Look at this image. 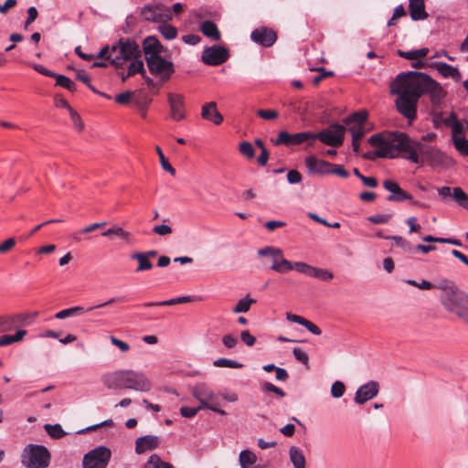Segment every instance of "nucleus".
<instances>
[{
  "mask_svg": "<svg viewBox=\"0 0 468 468\" xmlns=\"http://www.w3.org/2000/svg\"><path fill=\"white\" fill-rule=\"evenodd\" d=\"M192 396L200 403L201 409H207L220 415H226V411L218 407V396L206 383H197L191 388Z\"/></svg>",
  "mask_w": 468,
  "mask_h": 468,
  "instance_id": "0eeeda50",
  "label": "nucleus"
},
{
  "mask_svg": "<svg viewBox=\"0 0 468 468\" xmlns=\"http://www.w3.org/2000/svg\"><path fill=\"white\" fill-rule=\"evenodd\" d=\"M101 382L108 389H133L147 392L152 384L147 377L140 371L131 369L115 370L101 376Z\"/></svg>",
  "mask_w": 468,
  "mask_h": 468,
  "instance_id": "f03ea898",
  "label": "nucleus"
},
{
  "mask_svg": "<svg viewBox=\"0 0 468 468\" xmlns=\"http://www.w3.org/2000/svg\"><path fill=\"white\" fill-rule=\"evenodd\" d=\"M111 458V451L99 446L84 455L83 468H106Z\"/></svg>",
  "mask_w": 468,
  "mask_h": 468,
  "instance_id": "f8f14e48",
  "label": "nucleus"
},
{
  "mask_svg": "<svg viewBox=\"0 0 468 468\" xmlns=\"http://www.w3.org/2000/svg\"><path fill=\"white\" fill-rule=\"evenodd\" d=\"M452 199L463 208L468 210V195L461 188H452Z\"/></svg>",
  "mask_w": 468,
  "mask_h": 468,
  "instance_id": "72a5a7b5",
  "label": "nucleus"
},
{
  "mask_svg": "<svg viewBox=\"0 0 468 468\" xmlns=\"http://www.w3.org/2000/svg\"><path fill=\"white\" fill-rule=\"evenodd\" d=\"M305 165L311 174H316V175H329L330 174V168L332 166V164L318 159L314 155L307 156L304 160Z\"/></svg>",
  "mask_w": 468,
  "mask_h": 468,
  "instance_id": "6ab92c4d",
  "label": "nucleus"
},
{
  "mask_svg": "<svg viewBox=\"0 0 468 468\" xmlns=\"http://www.w3.org/2000/svg\"><path fill=\"white\" fill-rule=\"evenodd\" d=\"M44 429L52 439H61L66 435L60 424H45Z\"/></svg>",
  "mask_w": 468,
  "mask_h": 468,
  "instance_id": "58836bf2",
  "label": "nucleus"
},
{
  "mask_svg": "<svg viewBox=\"0 0 468 468\" xmlns=\"http://www.w3.org/2000/svg\"><path fill=\"white\" fill-rule=\"evenodd\" d=\"M258 255L262 257H270L271 260V266L270 268L273 270V267L279 264V260L283 257V252L279 248L267 246L258 250Z\"/></svg>",
  "mask_w": 468,
  "mask_h": 468,
  "instance_id": "a878e982",
  "label": "nucleus"
},
{
  "mask_svg": "<svg viewBox=\"0 0 468 468\" xmlns=\"http://www.w3.org/2000/svg\"><path fill=\"white\" fill-rule=\"evenodd\" d=\"M379 385L377 381L371 380L360 386L355 395V402L364 404L378 395Z\"/></svg>",
  "mask_w": 468,
  "mask_h": 468,
  "instance_id": "dca6fc26",
  "label": "nucleus"
},
{
  "mask_svg": "<svg viewBox=\"0 0 468 468\" xmlns=\"http://www.w3.org/2000/svg\"><path fill=\"white\" fill-rule=\"evenodd\" d=\"M434 66L439 73L443 77L452 78L457 82L461 80L462 75L457 68H454L444 62H435Z\"/></svg>",
  "mask_w": 468,
  "mask_h": 468,
  "instance_id": "393cba45",
  "label": "nucleus"
},
{
  "mask_svg": "<svg viewBox=\"0 0 468 468\" xmlns=\"http://www.w3.org/2000/svg\"><path fill=\"white\" fill-rule=\"evenodd\" d=\"M255 303V299L250 298V296L247 295L246 297L239 300L232 311L235 314L247 313L250 309L251 304Z\"/></svg>",
  "mask_w": 468,
  "mask_h": 468,
  "instance_id": "c9c22d12",
  "label": "nucleus"
},
{
  "mask_svg": "<svg viewBox=\"0 0 468 468\" xmlns=\"http://www.w3.org/2000/svg\"><path fill=\"white\" fill-rule=\"evenodd\" d=\"M153 232L159 236L170 235L173 230L172 228L166 224L156 225L153 228Z\"/></svg>",
  "mask_w": 468,
  "mask_h": 468,
  "instance_id": "680f3d73",
  "label": "nucleus"
},
{
  "mask_svg": "<svg viewBox=\"0 0 468 468\" xmlns=\"http://www.w3.org/2000/svg\"><path fill=\"white\" fill-rule=\"evenodd\" d=\"M117 301H122V298H118V299L117 298H111L107 302L100 303V304L95 305V306H91V307L88 308L87 310L84 309L81 306H73V307L63 309V310L58 312L55 314V317L57 319H65V318L69 317V316L80 315V314H85L86 312L94 310L96 308H101V307H103V306L110 305V304H112V303H115Z\"/></svg>",
  "mask_w": 468,
  "mask_h": 468,
  "instance_id": "a211bd4d",
  "label": "nucleus"
},
{
  "mask_svg": "<svg viewBox=\"0 0 468 468\" xmlns=\"http://www.w3.org/2000/svg\"><path fill=\"white\" fill-rule=\"evenodd\" d=\"M290 461L294 468H305V457L302 450L296 446H291L289 449Z\"/></svg>",
  "mask_w": 468,
  "mask_h": 468,
  "instance_id": "cd10ccee",
  "label": "nucleus"
},
{
  "mask_svg": "<svg viewBox=\"0 0 468 468\" xmlns=\"http://www.w3.org/2000/svg\"><path fill=\"white\" fill-rule=\"evenodd\" d=\"M348 131L352 135L353 141H359L363 138L366 133L365 127L363 125H351L348 128Z\"/></svg>",
  "mask_w": 468,
  "mask_h": 468,
  "instance_id": "864d4df0",
  "label": "nucleus"
},
{
  "mask_svg": "<svg viewBox=\"0 0 468 468\" xmlns=\"http://www.w3.org/2000/svg\"><path fill=\"white\" fill-rule=\"evenodd\" d=\"M200 410H202L200 408V406H198L197 408L184 406L180 409V413L185 418H193L194 416H196L197 414V412Z\"/></svg>",
  "mask_w": 468,
  "mask_h": 468,
  "instance_id": "69168bd1",
  "label": "nucleus"
},
{
  "mask_svg": "<svg viewBox=\"0 0 468 468\" xmlns=\"http://www.w3.org/2000/svg\"><path fill=\"white\" fill-rule=\"evenodd\" d=\"M135 73H141L143 76L145 74L144 62L141 59L134 58L131 61L128 68L127 77H131Z\"/></svg>",
  "mask_w": 468,
  "mask_h": 468,
  "instance_id": "79ce46f5",
  "label": "nucleus"
},
{
  "mask_svg": "<svg viewBox=\"0 0 468 468\" xmlns=\"http://www.w3.org/2000/svg\"><path fill=\"white\" fill-rule=\"evenodd\" d=\"M159 31L168 40H172L177 36V29L165 22L159 27Z\"/></svg>",
  "mask_w": 468,
  "mask_h": 468,
  "instance_id": "c03bdc74",
  "label": "nucleus"
},
{
  "mask_svg": "<svg viewBox=\"0 0 468 468\" xmlns=\"http://www.w3.org/2000/svg\"><path fill=\"white\" fill-rule=\"evenodd\" d=\"M213 365L217 367H230V368H240L243 365L236 360L228 358H218L213 362Z\"/></svg>",
  "mask_w": 468,
  "mask_h": 468,
  "instance_id": "de8ad7c7",
  "label": "nucleus"
},
{
  "mask_svg": "<svg viewBox=\"0 0 468 468\" xmlns=\"http://www.w3.org/2000/svg\"><path fill=\"white\" fill-rule=\"evenodd\" d=\"M143 48L146 60L150 56H160L162 45L155 37H147L143 43Z\"/></svg>",
  "mask_w": 468,
  "mask_h": 468,
  "instance_id": "4be33fe9",
  "label": "nucleus"
},
{
  "mask_svg": "<svg viewBox=\"0 0 468 468\" xmlns=\"http://www.w3.org/2000/svg\"><path fill=\"white\" fill-rule=\"evenodd\" d=\"M413 151L419 162L420 161V155H422L432 168L446 169L455 165L452 157L435 147L425 144L421 141H415Z\"/></svg>",
  "mask_w": 468,
  "mask_h": 468,
  "instance_id": "39448f33",
  "label": "nucleus"
},
{
  "mask_svg": "<svg viewBox=\"0 0 468 468\" xmlns=\"http://www.w3.org/2000/svg\"><path fill=\"white\" fill-rule=\"evenodd\" d=\"M448 128H451L452 140L463 136L465 126L462 122L458 120V117L455 112H452V120L449 123Z\"/></svg>",
  "mask_w": 468,
  "mask_h": 468,
  "instance_id": "c85d7f7f",
  "label": "nucleus"
},
{
  "mask_svg": "<svg viewBox=\"0 0 468 468\" xmlns=\"http://www.w3.org/2000/svg\"><path fill=\"white\" fill-rule=\"evenodd\" d=\"M200 31L210 39L214 41H218L221 37V34L217 27V25L210 21L206 20L200 24Z\"/></svg>",
  "mask_w": 468,
  "mask_h": 468,
  "instance_id": "bb28decb",
  "label": "nucleus"
},
{
  "mask_svg": "<svg viewBox=\"0 0 468 468\" xmlns=\"http://www.w3.org/2000/svg\"><path fill=\"white\" fill-rule=\"evenodd\" d=\"M390 91L397 95L398 112L412 122L417 116V104L423 94H428L433 105L440 104L446 91L430 75L420 71L401 72L390 84Z\"/></svg>",
  "mask_w": 468,
  "mask_h": 468,
  "instance_id": "f257e3e1",
  "label": "nucleus"
},
{
  "mask_svg": "<svg viewBox=\"0 0 468 468\" xmlns=\"http://www.w3.org/2000/svg\"><path fill=\"white\" fill-rule=\"evenodd\" d=\"M330 174L336 175L343 178H346L349 176V173L341 165L332 164V166L330 168Z\"/></svg>",
  "mask_w": 468,
  "mask_h": 468,
  "instance_id": "0e129e2a",
  "label": "nucleus"
},
{
  "mask_svg": "<svg viewBox=\"0 0 468 468\" xmlns=\"http://www.w3.org/2000/svg\"><path fill=\"white\" fill-rule=\"evenodd\" d=\"M160 445V439L155 435H145L136 439L134 451L142 454L147 451H153Z\"/></svg>",
  "mask_w": 468,
  "mask_h": 468,
  "instance_id": "aec40b11",
  "label": "nucleus"
},
{
  "mask_svg": "<svg viewBox=\"0 0 468 468\" xmlns=\"http://www.w3.org/2000/svg\"><path fill=\"white\" fill-rule=\"evenodd\" d=\"M140 15L144 20L155 23L167 22L173 18L171 9L163 4L145 5Z\"/></svg>",
  "mask_w": 468,
  "mask_h": 468,
  "instance_id": "9b49d317",
  "label": "nucleus"
},
{
  "mask_svg": "<svg viewBox=\"0 0 468 468\" xmlns=\"http://www.w3.org/2000/svg\"><path fill=\"white\" fill-rule=\"evenodd\" d=\"M192 301L191 296H181L173 298L170 300H165L162 302H149L144 303V307H152V306H168V305H174V304H179V303H186Z\"/></svg>",
  "mask_w": 468,
  "mask_h": 468,
  "instance_id": "7c9ffc66",
  "label": "nucleus"
},
{
  "mask_svg": "<svg viewBox=\"0 0 468 468\" xmlns=\"http://www.w3.org/2000/svg\"><path fill=\"white\" fill-rule=\"evenodd\" d=\"M293 270V263L286 260L284 257L279 260V264L273 267V271L279 273H285Z\"/></svg>",
  "mask_w": 468,
  "mask_h": 468,
  "instance_id": "603ef678",
  "label": "nucleus"
},
{
  "mask_svg": "<svg viewBox=\"0 0 468 468\" xmlns=\"http://www.w3.org/2000/svg\"><path fill=\"white\" fill-rule=\"evenodd\" d=\"M286 319L290 322L296 323L304 326L310 333L314 335H320L322 334L321 329L316 324L298 314L287 313Z\"/></svg>",
  "mask_w": 468,
  "mask_h": 468,
  "instance_id": "b1692460",
  "label": "nucleus"
},
{
  "mask_svg": "<svg viewBox=\"0 0 468 468\" xmlns=\"http://www.w3.org/2000/svg\"><path fill=\"white\" fill-rule=\"evenodd\" d=\"M250 38L256 44L269 48L276 42L277 35L272 29L262 27L254 29L250 34Z\"/></svg>",
  "mask_w": 468,
  "mask_h": 468,
  "instance_id": "2eb2a0df",
  "label": "nucleus"
},
{
  "mask_svg": "<svg viewBox=\"0 0 468 468\" xmlns=\"http://www.w3.org/2000/svg\"><path fill=\"white\" fill-rule=\"evenodd\" d=\"M131 259L138 261V266L135 269V272H142L149 271L153 268V263L146 258L143 252H134L131 255Z\"/></svg>",
  "mask_w": 468,
  "mask_h": 468,
  "instance_id": "2f4dec72",
  "label": "nucleus"
},
{
  "mask_svg": "<svg viewBox=\"0 0 468 468\" xmlns=\"http://www.w3.org/2000/svg\"><path fill=\"white\" fill-rule=\"evenodd\" d=\"M345 133L346 127L344 125L333 123L319 133H314V141L318 139L326 145L338 147L343 144Z\"/></svg>",
  "mask_w": 468,
  "mask_h": 468,
  "instance_id": "6e6552de",
  "label": "nucleus"
},
{
  "mask_svg": "<svg viewBox=\"0 0 468 468\" xmlns=\"http://www.w3.org/2000/svg\"><path fill=\"white\" fill-rule=\"evenodd\" d=\"M386 239H390L394 240L395 244L398 247L401 248L403 250V251H405V252L411 253L413 250V248H412L410 242L400 236H390V237H386Z\"/></svg>",
  "mask_w": 468,
  "mask_h": 468,
  "instance_id": "8fccbe9b",
  "label": "nucleus"
},
{
  "mask_svg": "<svg viewBox=\"0 0 468 468\" xmlns=\"http://www.w3.org/2000/svg\"><path fill=\"white\" fill-rule=\"evenodd\" d=\"M312 268H313V266H311L307 263H304V262L297 261V262L293 263L294 270H296L298 272L303 273L309 277H310V273L312 271Z\"/></svg>",
  "mask_w": 468,
  "mask_h": 468,
  "instance_id": "e2e57ef3",
  "label": "nucleus"
},
{
  "mask_svg": "<svg viewBox=\"0 0 468 468\" xmlns=\"http://www.w3.org/2000/svg\"><path fill=\"white\" fill-rule=\"evenodd\" d=\"M21 462L27 468H47L50 453L43 445L28 444L23 451Z\"/></svg>",
  "mask_w": 468,
  "mask_h": 468,
  "instance_id": "423d86ee",
  "label": "nucleus"
},
{
  "mask_svg": "<svg viewBox=\"0 0 468 468\" xmlns=\"http://www.w3.org/2000/svg\"><path fill=\"white\" fill-rule=\"evenodd\" d=\"M385 139H386V135H384L382 133H376V134H373L371 137H369L367 141L372 146H376L378 149H381Z\"/></svg>",
  "mask_w": 468,
  "mask_h": 468,
  "instance_id": "bf43d9fd",
  "label": "nucleus"
},
{
  "mask_svg": "<svg viewBox=\"0 0 468 468\" xmlns=\"http://www.w3.org/2000/svg\"><path fill=\"white\" fill-rule=\"evenodd\" d=\"M274 145H286V146H292V133H289L288 132L282 131L279 133L278 137L272 141Z\"/></svg>",
  "mask_w": 468,
  "mask_h": 468,
  "instance_id": "3c124183",
  "label": "nucleus"
},
{
  "mask_svg": "<svg viewBox=\"0 0 468 468\" xmlns=\"http://www.w3.org/2000/svg\"><path fill=\"white\" fill-rule=\"evenodd\" d=\"M155 151L159 156L160 164L162 168L168 172L170 175L175 176L176 175V169L170 165L166 157L165 156L162 149L160 146H155Z\"/></svg>",
  "mask_w": 468,
  "mask_h": 468,
  "instance_id": "a18cd8bd",
  "label": "nucleus"
},
{
  "mask_svg": "<svg viewBox=\"0 0 468 468\" xmlns=\"http://www.w3.org/2000/svg\"><path fill=\"white\" fill-rule=\"evenodd\" d=\"M261 389L266 392L275 393L280 398H283L285 396V392L282 391L280 388L276 387L272 383L265 382L261 386Z\"/></svg>",
  "mask_w": 468,
  "mask_h": 468,
  "instance_id": "4d7b16f0",
  "label": "nucleus"
},
{
  "mask_svg": "<svg viewBox=\"0 0 468 468\" xmlns=\"http://www.w3.org/2000/svg\"><path fill=\"white\" fill-rule=\"evenodd\" d=\"M391 215L390 214H377L368 217V221L374 223V224H384L388 222L390 219Z\"/></svg>",
  "mask_w": 468,
  "mask_h": 468,
  "instance_id": "052dcab7",
  "label": "nucleus"
},
{
  "mask_svg": "<svg viewBox=\"0 0 468 468\" xmlns=\"http://www.w3.org/2000/svg\"><path fill=\"white\" fill-rule=\"evenodd\" d=\"M16 239L9 238L0 244V253H6L16 246Z\"/></svg>",
  "mask_w": 468,
  "mask_h": 468,
  "instance_id": "774afa93",
  "label": "nucleus"
},
{
  "mask_svg": "<svg viewBox=\"0 0 468 468\" xmlns=\"http://www.w3.org/2000/svg\"><path fill=\"white\" fill-rule=\"evenodd\" d=\"M295 359L308 367L309 356L306 352L303 351L298 347L292 349Z\"/></svg>",
  "mask_w": 468,
  "mask_h": 468,
  "instance_id": "6e6d98bb",
  "label": "nucleus"
},
{
  "mask_svg": "<svg viewBox=\"0 0 468 468\" xmlns=\"http://www.w3.org/2000/svg\"><path fill=\"white\" fill-rule=\"evenodd\" d=\"M452 120V112L449 116L445 117L443 112H436L432 116V123L435 128H440L441 125H444L446 127L449 126V123Z\"/></svg>",
  "mask_w": 468,
  "mask_h": 468,
  "instance_id": "37998d69",
  "label": "nucleus"
},
{
  "mask_svg": "<svg viewBox=\"0 0 468 468\" xmlns=\"http://www.w3.org/2000/svg\"><path fill=\"white\" fill-rule=\"evenodd\" d=\"M310 277L317 278L324 282H329L334 278V274L326 269H321L313 266Z\"/></svg>",
  "mask_w": 468,
  "mask_h": 468,
  "instance_id": "ea45409f",
  "label": "nucleus"
},
{
  "mask_svg": "<svg viewBox=\"0 0 468 468\" xmlns=\"http://www.w3.org/2000/svg\"><path fill=\"white\" fill-rule=\"evenodd\" d=\"M27 335L26 330H18L14 335H5L0 337V346L11 345L13 343L21 341Z\"/></svg>",
  "mask_w": 468,
  "mask_h": 468,
  "instance_id": "e433bc0d",
  "label": "nucleus"
},
{
  "mask_svg": "<svg viewBox=\"0 0 468 468\" xmlns=\"http://www.w3.org/2000/svg\"><path fill=\"white\" fill-rule=\"evenodd\" d=\"M229 57V50L226 48L214 45L204 48L201 60L208 66H218L226 62Z\"/></svg>",
  "mask_w": 468,
  "mask_h": 468,
  "instance_id": "ddd939ff",
  "label": "nucleus"
},
{
  "mask_svg": "<svg viewBox=\"0 0 468 468\" xmlns=\"http://www.w3.org/2000/svg\"><path fill=\"white\" fill-rule=\"evenodd\" d=\"M113 52H119L122 54V58H119L117 56H113V65L116 68H122L123 65L132 61L134 58L140 57L139 46L135 42L120 40L117 44L112 45Z\"/></svg>",
  "mask_w": 468,
  "mask_h": 468,
  "instance_id": "1a4fd4ad",
  "label": "nucleus"
},
{
  "mask_svg": "<svg viewBox=\"0 0 468 468\" xmlns=\"http://www.w3.org/2000/svg\"><path fill=\"white\" fill-rule=\"evenodd\" d=\"M415 140L410 138L406 133L393 132L386 135L383 146L377 150L379 158H395L400 151L407 154L406 158L414 164H419V160L413 151Z\"/></svg>",
  "mask_w": 468,
  "mask_h": 468,
  "instance_id": "7ed1b4c3",
  "label": "nucleus"
},
{
  "mask_svg": "<svg viewBox=\"0 0 468 468\" xmlns=\"http://www.w3.org/2000/svg\"><path fill=\"white\" fill-rule=\"evenodd\" d=\"M383 187L390 192V195L387 197V200L390 202H402L404 200H411L412 195L404 191L399 185L393 181L387 179L383 182Z\"/></svg>",
  "mask_w": 468,
  "mask_h": 468,
  "instance_id": "f3484780",
  "label": "nucleus"
},
{
  "mask_svg": "<svg viewBox=\"0 0 468 468\" xmlns=\"http://www.w3.org/2000/svg\"><path fill=\"white\" fill-rule=\"evenodd\" d=\"M239 152L248 158H252L255 154L253 146L249 142H242L239 144Z\"/></svg>",
  "mask_w": 468,
  "mask_h": 468,
  "instance_id": "13d9d810",
  "label": "nucleus"
},
{
  "mask_svg": "<svg viewBox=\"0 0 468 468\" xmlns=\"http://www.w3.org/2000/svg\"><path fill=\"white\" fill-rule=\"evenodd\" d=\"M201 117L204 120L210 121L216 125H219L223 122L222 114L217 109V103L210 101L205 103L201 109Z\"/></svg>",
  "mask_w": 468,
  "mask_h": 468,
  "instance_id": "412c9836",
  "label": "nucleus"
},
{
  "mask_svg": "<svg viewBox=\"0 0 468 468\" xmlns=\"http://www.w3.org/2000/svg\"><path fill=\"white\" fill-rule=\"evenodd\" d=\"M113 56H117L119 58H122V54H120L119 52H113L112 46L110 48L108 46L104 47L101 49V51L97 54L98 58H105L108 60H111L112 64L113 65Z\"/></svg>",
  "mask_w": 468,
  "mask_h": 468,
  "instance_id": "09e8293b",
  "label": "nucleus"
},
{
  "mask_svg": "<svg viewBox=\"0 0 468 468\" xmlns=\"http://www.w3.org/2000/svg\"><path fill=\"white\" fill-rule=\"evenodd\" d=\"M441 303L443 308L455 314L463 322L468 324V294L459 288L447 289L441 293Z\"/></svg>",
  "mask_w": 468,
  "mask_h": 468,
  "instance_id": "20e7f679",
  "label": "nucleus"
},
{
  "mask_svg": "<svg viewBox=\"0 0 468 468\" xmlns=\"http://www.w3.org/2000/svg\"><path fill=\"white\" fill-rule=\"evenodd\" d=\"M367 118V113L366 112H356L353 113L351 116L345 119L344 122L346 125L354 122L353 125H363L365 124Z\"/></svg>",
  "mask_w": 468,
  "mask_h": 468,
  "instance_id": "a19ab883",
  "label": "nucleus"
},
{
  "mask_svg": "<svg viewBox=\"0 0 468 468\" xmlns=\"http://www.w3.org/2000/svg\"><path fill=\"white\" fill-rule=\"evenodd\" d=\"M257 462L256 454L250 450H243L239 452V463L241 468H252Z\"/></svg>",
  "mask_w": 468,
  "mask_h": 468,
  "instance_id": "c756f323",
  "label": "nucleus"
},
{
  "mask_svg": "<svg viewBox=\"0 0 468 468\" xmlns=\"http://www.w3.org/2000/svg\"><path fill=\"white\" fill-rule=\"evenodd\" d=\"M292 145H299L304 142L309 141V145L314 144V133L312 132H302L297 133H292Z\"/></svg>",
  "mask_w": 468,
  "mask_h": 468,
  "instance_id": "4c0bfd02",
  "label": "nucleus"
},
{
  "mask_svg": "<svg viewBox=\"0 0 468 468\" xmlns=\"http://www.w3.org/2000/svg\"><path fill=\"white\" fill-rule=\"evenodd\" d=\"M409 2L410 14L412 20H424L428 17L424 0H409Z\"/></svg>",
  "mask_w": 468,
  "mask_h": 468,
  "instance_id": "5701e85b",
  "label": "nucleus"
},
{
  "mask_svg": "<svg viewBox=\"0 0 468 468\" xmlns=\"http://www.w3.org/2000/svg\"><path fill=\"white\" fill-rule=\"evenodd\" d=\"M429 48H422L416 50H410V51H402L398 50V55L403 58L413 60L420 58H424L428 55Z\"/></svg>",
  "mask_w": 468,
  "mask_h": 468,
  "instance_id": "473e14b6",
  "label": "nucleus"
},
{
  "mask_svg": "<svg viewBox=\"0 0 468 468\" xmlns=\"http://www.w3.org/2000/svg\"><path fill=\"white\" fill-rule=\"evenodd\" d=\"M167 101L170 109V118L176 122L182 121L186 116L185 97L179 93H167Z\"/></svg>",
  "mask_w": 468,
  "mask_h": 468,
  "instance_id": "4468645a",
  "label": "nucleus"
},
{
  "mask_svg": "<svg viewBox=\"0 0 468 468\" xmlns=\"http://www.w3.org/2000/svg\"><path fill=\"white\" fill-rule=\"evenodd\" d=\"M452 142L462 155L468 156V140L464 136L452 139Z\"/></svg>",
  "mask_w": 468,
  "mask_h": 468,
  "instance_id": "49530a36",
  "label": "nucleus"
},
{
  "mask_svg": "<svg viewBox=\"0 0 468 468\" xmlns=\"http://www.w3.org/2000/svg\"><path fill=\"white\" fill-rule=\"evenodd\" d=\"M345 391H346V387L343 382L337 380L333 383V385L331 387V395L334 398H336V399L341 398L344 395Z\"/></svg>",
  "mask_w": 468,
  "mask_h": 468,
  "instance_id": "5fc2aeb1",
  "label": "nucleus"
},
{
  "mask_svg": "<svg viewBox=\"0 0 468 468\" xmlns=\"http://www.w3.org/2000/svg\"><path fill=\"white\" fill-rule=\"evenodd\" d=\"M144 468H174L169 463L164 462L157 454H152Z\"/></svg>",
  "mask_w": 468,
  "mask_h": 468,
  "instance_id": "f704fd0d",
  "label": "nucleus"
},
{
  "mask_svg": "<svg viewBox=\"0 0 468 468\" xmlns=\"http://www.w3.org/2000/svg\"><path fill=\"white\" fill-rule=\"evenodd\" d=\"M110 341H111V343H112L114 346L118 347V348H119L122 352H123V353H124V352H127V351H129V350H130V346H129V344H127L126 342H123V341H122V340H120V339L116 338V337H115V336H113V335H111V336H110Z\"/></svg>",
  "mask_w": 468,
  "mask_h": 468,
  "instance_id": "338daca9",
  "label": "nucleus"
},
{
  "mask_svg": "<svg viewBox=\"0 0 468 468\" xmlns=\"http://www.w3.org/2000/svg\"><path fill=\"white\" fill-rule=\"evenodd\" d=\"M146 64L152 75L163 81H167L175 72L174 64L161 56H150Z\"/></svg>",
  "mask_w": 468,
  "mask_h": 468,
  "instance_id": "9d476101",
  "label": "nucleus"
}]
</instances>
